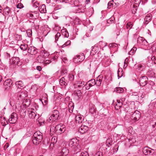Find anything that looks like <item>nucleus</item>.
Listing matches in <instances>:
<instances>
[{"label": "nucleus", "instance_id": "22", "mask_svg": "<svg viewBox=\"0 0 156 156\" xmlns=\"http://www.w3.org/2000/svg\"><path fill=\"white\" fill-rule=\"evenodd\" d=\"M18 45L20 46V49L23 51L26 50L28 48L27 44L23 43L20 44H18Z\"/></svg>", "mask_w": 156, "mask_h": 156}, {"label": "nucleus", "instance_id": "58", "mask_svg": "<svg viewBox=\"0 0 156 156\" xmlns=\"http://www.w3.org/2000/svg\"><path fill=\"white\" fill-rule=\"evenodd\" d=\"M58 53H57L56 54L54 55V54L53 55V59L54 60H55L57 59L58 57Z\"/></svg>", "mask_w": 156, "mask_h": 156}, {"label": "nucleus", "instance_id": "62", "mask_svg": "<svg viewBox=\"0 0 156 156\" xmlns=\"http://www.w3.org/2000/svg\"><path fill=\"white\" fill-rule=\"evenodd\" d=\"M133 94L134 95H138V97H139V95H140V92L139 93L138 92H133Z\"/></svg>", "mask_w": 156, "mask_h": 156}, {"label": "nucleus", "instance_id": "32", "mask_svg": "<svg viewBox=\"0 0 156 156\" xmlns=\"http://www.w3.org/2000/svg\"><path fill=\"white\" fill-rule=\"evenodd\" d=\"M19 61V58L16 57H13L10 61L11 62H12L13 64L17 63Z\"/></svg>", "mask_w": 156, "mask_h": 156}, {"label": "nucleus", "instance_id": "6", "mask_svg": "<svg viewBox=\"0 0 156 156\" xmlns=\"http://www.w3.org/2000/svg\"><path fill=\"white\" fill-rule=\"evenodd\" d=\"M141 117L140 112L137 110H136L132 115L131 119L135 122L139 120Z\"/></svg>", "mask_w": 156, "mask_h": 156}, {"label": "nucleus", "instance_id": "1", "mask_svg": "<svg viewBox=\"0 0 156 156\" xmlns=\"http://www.w3.org/2000/svg\"><path fill=\"white\" fill-rule=\"evenodd\" d=\"M79 140L76 138H73L69 142V146L76 153L80 151L81 147L79 144Z\"/></svg>", "mask_w": 156, "mask_h": 156}, {"label": "nucleus", "instance_id": "15", "mask_svg": "<svg viewBox=\"0 0 156 156\" xmlns=\"http://www.w3.org/2000/svg\"><path fill=\"white\" fill-rule=\"evenodd\" d=\"M75 119L76 123H80L82 122L83 120L84 117L83 115H78L76 116Z\"/></svg>", "mask_w": 156, "mask_h": 156}, {"label": "nucleus", "instance_id": "51", "mask_svg": "<svg viewBox=\"0 0 156 156\" xmlns=\"http://www.w3.org/2000/svg\"><path fill=\"white\" fill-rule=\"evenodd\" d=\"M103 153L101 151H99L97 152L94 156H102Z\"/></svg>", "mask_w": 156, "mask_h": 156}, {"label": "nucleus", "instance_id": "40", "mask_svg": "<svg viewBox=\"0 0 156 156\" xmlns=\"http://www.w3.org/2000/svg\"><path fill=\"white\" fill-rule=\"evenodd\" d=\"M32 3L33 4V6L35 8L37 7L39 5L38 3L35 0H32Z\"/></svg>", "mask_w": 156, "mask_h": 156}, {"label": "nucleus", "instance_id": "44", "mask_svg": "<svg viewBox=\"0 0 156 156\" xmlns=\"http://www.w3.org/2000/svg\"><path fill=\"white\" fill-rule=\"evenodd\" d=\"M51 62V61L50 60H47L45 59L44 61V63L43 62L42 64L44 66L47 65L50 63Z\"/></svg>", "mask_w": 156, "mask_h": 156}, {"label": "nucleus", "instance_id": "33", "mask_svg": "<svg viewBox=\"0 0 156 156\" xmlns=\"http://www.w3.org/2000/svg\"><path fill=\"white\" fill-rule=\"evenodd\" d=\"M1 121L2 123H3V124L2 125L3 126H5L8 124L7 120L4 117L2 118Z\"/></svg>", "mask_w": 156, "mask_h": 156}, {"label": "nucleus", "instance_id": "11", "mask_svg": "<svg viewBox=\"0 0 156 156\" xmlns=\"http://www.w3.org/2000/svg\"><path fill=\"white\" fill-rule=\"evenodd\" d=\"M88 129L87 126L85 125H82L79 129L78 131L81 133L83 134L87 131Z\"/></svg>", "mask_w": 156, "mask_h": 156}, {"label": "nucleus", "instance_id": "42", "mask_svg": "<svg viewBox=\"0 0 156 156\" xmlns=\"http://www.w3.org/2000/svg\"><path fill=\"white\" fill-rule=\"evenodd\" d=\"M132 26L133 24L130 22L127 23L126 24V27L128 30H130L131 28H132Z\"/></svg>", "mask_w": 156, "mask_h": 156}, {"label": "nucleus", "instance_id": "63", "mask_svg": "<svg viewBox=\"0 0 156 156\" xmlns=\"http://www.w3.org/2000/svg\"><path fill=\"white\" fill-rule=\"evenodd\" d=\"M142 44H144V45L147 46L148 45V42L145 40H144L143 41V42H142Z\"/></svg>", "mask_w": 156, "mask_h": 156}, {"label": "nucleus", "instance_id": "35", "mask_svg": "<svg viewBox=\"0 0 156 156\" xmlns=\"http://www.w3.org/2000/svg\"><path fill=\"white\" fill-rule=\"evenodd\" d=\"M50 30L48 27H46L45 29H44L43 30V33L44 36H46L49 33Z\"/></svg>", "mask_w": 156, "mask_h": 156}, {"label": "nucleus", "instance_id": "20", "mask_svg": "<svg viewBox=\"0 0 156 156\" xmlns=\"http://www.w3.org/2000/svg\"><path fill=\"white\" fill-rule=\"evenodd\" d=\"M37 61L42 64L44 63V61L45 60V59L42 56L41 54L38 56L37 58Z\"/></svg>", "mask_w": 156, "mask_h": 156}, {"label": "nucleus", "instance_id": "54", "mask_svg": "<svg viewBox=\"0 0 156 156\" xmlns=\"http://www.w3.org/2000/svg\"><path fill=\"white\" fill-rule=\"evenodd\" d=\"M27 16L30 19H34V15L32 13H27Z\"/></svg>", "mask_w": 156, "mask_h": 156}, {"label": "nucleus", "instance_id": "17", "mask_svg": "<svg viewBox=\"0 0 156 156\" xmlns=\"http://www.w3.org/2000/svg\"><path fill=\"white\" fill-rule=\"evenodd\" d=\"M151 14H147L144 18L145 22H144V23L147 25L149 22L151 21Z\"/></svg>", "mask_w": 156, "mask_h": 156}, {"label": "nucleus", "instance_id": "56", "mask_svg": "<svg viewBox=\"0 0 156 156\" xmlns=\"http://www.w3.org/2000/svg\"><path fill=\"white\" fill-rule=\"evenodd\" d=\"M113 18L111 17L107 20V22L109 23H110L113 22Z\"/></svg>", "mask_w": 156, "mask_h": 156}, {"label": "nucleus", "instance_id": "43", "mask_svg": "<svg viewBox=\"0 0 156 156\" xmlns=\"http://www.w3.org/2000/svg\"><path fill=\"white\" fill-rule=\"evenodd\" d=\"M27 36L29 37H31L32 35V31L31 30H27L26 31Z\"/></svg>", "mask_w": 156, "mask_h": 156}, {"label": "nucleus", "instance_id": "41", "mask_svg": "<svg viewBox=\"0 0 156 156\" xmlns=\"http://www.w3.org/2000/svg\"><path fill=\"white\" fill-rule=\"evenodd\" d=\"M61 36V34L60 33L57 32L55 35V42H56L58 40L59 37Z\"/></svg>", "mask_w": 156, "mask_h": 156}, {"label": "nucleus", "instance_id": "30", "mask_svg": "<svg viewBox=\"0 0 156 156\" xmlns=\"http://www.w3.org/2000/svg\"><path fill=\"white\" fill-rule=\"evenodd\" d=\"M65 79L64 77L61 79L59 81L60 85L62 86H65L66 84V83L65 81Z\"/></svg>", "mask_w": 156, "mask_h": 156}, {"label": "nucleus", "instance_id": "25", "mask_svg": "<svg viewBox=\"0 0 156 156\" xmlns=\"http://www.w3.org/2000/svg\"><path fill=\"white\" fill-rule=\"evenodd\" d=\"M118 79L121 77L123 76V70L122 68H119L118 71Z\"/></svg>", "mask_w": 156, "mask_h": 156}, {"label": "nucleus", "instance_id": "49", "mask_svg": "<svg viewBox=\"0 0 156 156\" xmlns=\"http://www.w3.org/2000/svg\"><path fill=\"white\" fill-rule=\"evenodd\" d=\"M117 44L115 43H112L110 44L109 45V47L110 48L111 47L112 48H116L117 46Z\"/></svg>", "mask_w": 156, "mask_h": 156}, {"label": "nucleus", "instance_id": "48", "mask_svg": "<svg viewBox=\"0 0 156 156\" xmlns=\"http://www.w3.org/2000/svg\"><path fill=\"white\" fill-rule=\"evenodd\" d=\"M71 44V41H68L65 43L63 44L62 46V48H64L65 47L70 45Z\"/></svg>", "mask_w": 156, "mask_h": 156}, {"label": "nucleus", "instance_id": "60", "mask_svg": "<svg viewBox=\"0 0 156 156\" xmlns=\"http://www.w3.org/2000/svg\"><path fill=\"white\" fill-rule=\"evenodd\" d=\"M97 47L93 48L92 49L91 51V53H92L93 51H95V53H96L97 52V51L96 50L97 49Z\"/></svg>", "mask_w": 156, "mask_h": 156}, {"label": "nucleus", "instance_id": "8", "mask_svg": "<svg viewBox=\"0 0 156 156\" xmlns=\"http://www.w3.org/2000/svg\"><path fill=\"white\" fill-rule=\"evenodd\" d=\"M148 79L146 76H143L140 77L139 80V82L140 86H144L147 83Z\"/></svg>", "mask_w": 156, "mask_h": 156}, {"label": "nucleus", "instance_id": "57", "mask_svg": "<svg viewBox=\"0 0 156 156\" xmlns=\"http://www.w3.org/2000/svg\"><path fill=\"white\" fill-rule=\"evenodd\" d=\"M90 112L91 113L95 112V108H94V106H93L92 107H91L90 109Z\"/></svg>", "mask_w": 156, "mask_h": 156}, {"label": "nucleus", "instance_id": "13", "mask_svg": "<svg viewBox=\"0 0 156 156\" xmlns=\"http://www.w3.org/2000/svg\"><path fill=\"white\" fill-rule=\"evenodd\" d=\"M27 52L32 55H34L37 52L36 49L34 47H29L28 48Z\"/></svg>", "mask_w": 156, "mask_h": 156}, {"label": "nucleus", "instance_id": "21", "mask_svg": "<svg viewBox=\"0 0 156 156\" xmlns=\"http://www.w3.org/2000/svg\"><path fill=\"white\" fill-rule=\"evenodd\" d=\"M68 106V109L69 112L71 113L73 112L74 107L73 103L71 102H69V103Z\"/></svg>", "mask_w": 156, "mask_h": 156}, {"label": "nucleus", "instance_id": "47", "mask_svg": "<svg viewBox=\"0 0 156 156\" xmlns=\"http://www.w3.org/2000/svg\"><path fill=\"white\" fill-rule=\"evenodd\" d=\"M73 4L75 6H80V2L78 0H75L73 1Z\"/></svg>", "mask_w": 156, "mask_h": 156}, {"label": "nucleus", "instance_id": "59", "mask_svg": "<svg viewBox=\"0 0 156 156\" xmlns=\"http://www.w3.org/2000/svg\"><path fill=\"white\" fill-rule=\"evenodd\" d=\"M99 44L102 45H104V46H105L107 45V43H105L102 41L99 42Z\"/></svg>", "mask_w": 156, "mask_h": 156}, {"label": "nucleus", "instance_id": "16", "mask_svg": "<svg viewBox=\"0 0 156 156\" xmlns=\"http://www.w3.org/2000/svg\"><path fill=\"white\" fill-rule=\"evenodd\" d=\"M134 67L137 71L140 72L143 70L145 68V66L144 64H139L136 65Z\"/></svg>", "mask_w": 156, "mask_h": 156}, {"label": "nucleus", "instance_id": "12", "mask_svg": "<svg viewBox=\"0 0 156 156\" xmlns=\"http://www.w3.org/2000/svg\"><path fill=\"white\" fill-rule=\"evenodd\" d=\"M12 81L10 79H8L6 80L4 83V85L5 86H7V87H5V89H6L7 88L9 87V88H10V87H11V85L12 84Z\"/></svg>", "mask_w": 156, "mask_h": 156}, {"label": "nucleus", "instance_id": "61", "mask_svg": "<svg viewBox=\"0 0 156 156\" xmlns=\"http://www.w3.org/2000/svg\"><path fill=\"white\" fill-rule=\"evenodd\" d=\"M153 152L152 153V151L151 150H150V148H149V149L148 150V155H151L153 154Z\"/></svg>", "mask_w": 156, "mask_h": 156}, {"label": "nucleus", "instance_id": "7", "mask_svg": "<svg viewBox=\"0 0 156 156\" xmlns=\"http://www.w3.org/2000/svg\"><path fill=\"white\" fill-rule=\"evenodd\" d=\"M17 120V114L13 112L11 115L8 121L10 123L14 124L16 122Z\"/></svg>", "mask_w": 156, "mask_h": 156}, {"label": "nucleus", "instance_id": "26", "mask_svg": "<svg viewBox=\"0 0 156 156\" xmlns=\"http://www.w3.org/2000/svg\"><path fill=\"white\" fill-rule=\"evenodd\" d=\"M62 35L65 37H68L69 36V33L66 29L62 30H61Z\"/></svg>", "mask_w": 156, "mask_h": 156}, {"label": "nucleus", "instance_id": "9", "mask_svg": "<svg viewBox=\"0 0 156 156\" xmlns=\"http://www.w3.org/2000/svg\"><path fill=\"white\" fill-rule=\"evenodd\" d=\"M15 84L18 91H20V89L23 88L24 87V83L22 80L16 81Z\"/></svg>", "mask_w": 156, "mask_h": 156}, {"label": "nucleus", "instance_id": "3", "mask_svg": "<svg viewBox=\"0 0 156 156\" xmlns=\"http://www.w3.org/2000/svg\"><path fill=\"white\" fill-rule=\"evenodd\" d=\"M59 112L58 111L56 110H54L52 112L51 115L49 117L48 119H47V122L49 123H51L56 120L58 119L59 117Z\"/></svg>", "mask_w": 156, "mask_h": 156}, {"label": "nucleus", "instance_id": "34", "mask_svg": "<svg viewBox=\"0 0 156 156\" xmlns=\"http://www.w3.org/2000/svg\"><path fill=\"white\" fill-rule=\"evenodd\" d=\"M114 90L117 93H122L124 91V89L121 87H118L115 88Z\"/></svg>", "mask_w": 156, "mask_h": 156}, {"label": "nucleus", "instance_id": "28", "mask_svg": "<svg viewBox=\"0 0 156 156\" xmlns=\"http://www.w3.org/2000/svg\"><path fill=\"white\" fill-rule=\"evenodd\" d=\"M87 83H88V85L91 87L94 86L95 84L96 85V81L94 79H92L88 81Z\"/></svg>", "mask_w": 156, "mask_h": 156}, {"label": "nucleus", "instance_id": "39", "mask_svg": "<svg viewBox=\"0 0 156 156\" xmlns=\"http://www.w3.org/2000/svg\"><path fill=\"white\" fill-rule=\"evenodd\" d=\"M148 149H149V148L148 147H144L142 150L143 153L146 155H148Z\"/></svg>", "mask_w": 156, "mask_h": 156}, {"label": "nucleus", "instance_id": "36", "mask_svg": "<svg viewBox=\"0 0 156 156\" xmlns=\"http://www.w3.org/2000/svg\"><path fill=\"white\" fill-rule=\"evenodd\" d=\"M27 92L26 91H22L20 93L19 95V96L21 98H24L25 97L27 96V94H26Z\"/></svg>", "mask_w": 156, "mask_h": 156}, {"label": "nucleus", "instance_id": "18", "mask_svg": "<svg viewBox=\"0 0 156 156\" xmlns=\"http://www.w3.org/2000/svg\"><path fill=\"white\" fill-rule=\"evenodd\" d=\"M69 150L66 148H63L61 151L62 156H66L69 153Z\"/></svg>", "mask_w": 156, "mask_h": 156}, {"label": "nucleus", "instance_id": "4", "mask_svg": "<svg viewBox=\"0 0 156 156\" xmlns=\"http://www.w3.org/2000/svg\"><path fill=\"white\" fill-rule=\"evenodd\" d=\"M85 57L83 53L80 54L75 56L73 59V61L75 63L80 62L84 60Z\"/></svg>", "mask_w": 156, "mask_h": 156}, {"label": "nucleus", "instance_id": "38", "mask_svg": "<svg viewBox=\"0 0 156 156\" xmlns=\"http://www.w3.org/2000/svg\"><path fill=\"white\" fill-rule=\"evenodd\" d=\"M15 39L18 41V42L19 41L22 39L21 35L19 34H16L15 35Z\"/></svg>", "mask_w": 156, "mask_h": 156}, {"label": "nucleus", "instance_id": "19", "mask_svg": "<svg viewBox=\"0 0 156 156\" xmlns=\"http://www.w3.org/2000/svg\"><path fill=\"white\" fill-rule=\"evenodd\" d=\"M36 116V114L35 113L32 109H31L29 112V116L31 119H34Z\"/></svg>", "mask_w": 156, "mask_h": 156}, {"label": "nucleus", "instance_id": "29", "mask_svg": "<svg viewBox=\"0 0 156 156\" xmlns=\"http://www.w3.org/2000/svg\"><path fill=\"white\" fill-rule=\"evenodd\" d=\"M11 9L8 7L7 6L4 9V13L6 15H9L10 14Z\"/></svg>", "mask_w": 156, "mask_h": 156}, {"label": "nucleus", "instance_id": "37", "mask_svg": "<svg viewBox=\"0 0 156 156\" xmlns=\"http://www.w3.org/2000/svg\"><path fill=\"white\" fill-rule=\"evenodd\" d=\"M82 93L80 90L75 91L74 94L76 96H77L79 98H80L82 96Z\"/></svg>", "mask_w": 156, "mask_h": 156}, {"label": "nucleus", "instance_id": "5", "mask_svg": "<svg viewBox=\"0 0 156 156\" xmlns=\"http://www.w3.org/2000/svg\"><path fill=\"white\" fill-rule=\"evenodd\" d=\"M55 130L58 133H62L65 131L66 128L64 125L62 124H60L56 126L55 128Z\"/></svg>", "mask_w": 156, "mask_h": 156}, {"label": "nucleus", "instance_id": "10", "mask_svg": "<svg viewBox=\"0 0 156 156\" xmlns=\"http://www.w3.org/2000/svg\"><path fill=\"white\" fill-rule=\"evenodd\" d=\"M86 84V82L82 80L77 81L74 84L75 87H78L80 88H83L85 85Z\"/></svg>", "mask_w": 156, "mask_h": 156}, {"label": "nucleus", "instance_id": "23", "mask_svg": "<svg viewBox=\"0 0 156 156\" xmlns=\"http://www.w3.org/2000/svg\"><path fill=\"white\" fill-rule=\"evenodd\" d=\"M147 74L149 77L152 79L153 80H155V75L154 73L153 72H149L147 73Z\"/></svg>", "mask_w": 156, "mask_h": 156}, {"label": "nucleus", "instance_id": "55", "mask_svg": "<svg viewBox=\"0 0 156 156\" xmlns=\"http://www.w3.org/2000/svg\"><path fill=\"white\" fill-rule=\"evenodd\" d=\"M91 87H90L89 85H88V83H86V84L85 85L84 88L85 90H89Z\"/></svg>", "mask_w": 156, "mask_h": 156}, {"label": "nucleus", "instance_id": "27", "mask_svg": "<svg viewBox=\"0 0 156 156\" xmlns=\"http://www.w3.org/2000/svg\"><path fill=\"white\" fill-rule=\"evenodd\" d=\"M45 9V5H42L39 8V10L42 13H45L46 12Z\"/></svg>", "mask_w": 156, "mask_h": 156}, {"label": "nucleus", "instance_id": "53", "mask_svg": "<svg viewBox=\"0 0 156 156\" xmlns=\"http://www.w3.org/2000/svg\"><path fill=\"white\" fill-rule=\"evenodd\" d=\"M80 156H89L88 153L86 151L82 152Z\"/></svg>", "mask_w": 156, "mask_h": 156}, {"label": "nucleus", "instance_id": "50", "mask_svg": "<svg viewBox=\"0 0 156 156\" xmlns=\"http://www.w3.org/2000/svg\"><path fill=\"white\" fill-rule=\"evenodd\" d=\"M68 78L69 80L72 81L74 79V76L72 74H69L68 76Z\"/></svg>", "mask_w": 156, "mask_h": 156}, {"label": "nucleus", "instance_id": "14", "mask_svg": "<svg viewBox=\"0 0 156 156\" xmlns=\"http://www.w3.org/2000/svg\"><path fill=\"white\" fill-rule=\"evenodd\" d=\"M103 80V76L102 75H100L97 78L96 81V85L98 86H100Z\"/></svg>", "mask_w": 156, "mask_h": 156}, {"label": "nucleus", "instance_id": "2", "mask_svg": "<svg viewBox=\"0 0 156 156\" xmlns=\"http://www.w3.org/2000/svg\"><path fill=\"white\" fill-rule=\"evenodd\" d=\"M42 134L40 131H37L32 137V142L35 145L38 144L42 140Z\"/></svg>", "mask_w": 156, "mask_h": 156}, {"label": "nucleus", "instance_id": "45", "mask_svg": "<svg viewBox=\"0 0 156 156\" xmlns=\"http://www.w3.org/2000/svg\"><path fill=\"white\" fill-rule=\"evenodd\" d=\"M111 145V144L110 143L108 142V144H104L103 145V147L102 148H104V147H105V149H104L105 150H106L107 151L108 150L107 148L106 147H109Z\"/></svg>", "mask_w": 156, "mask_h": 156}, {"label": "nucleus", "instance_id": "52", "mask_svg": "<svg viewBox=\"0 0 156 156\" xmlns=\"http://www.w3.org/2000/svg\"><path fill=\"white\" fill-rule=\"evenodd\" d=\"M23 4L21 3H19L16 5V7L18 9H21L23 8Z\"/></svg>", "mask_w": 156, "mask_h": 156}, {"label": "nucleus", "instance_id": "46", "mask_svg": "<svg viewBox=\"0 0 156 156\" xmlns=\"http://www.w3.org/2000/svg\"><path fill=\"white\" fill-rule=\"evenodd\" d=\"M137 48L135 47H133L130 51V54L133 55L135 52Z\"/></svg>", "mask_w": 156, "mask_h": 156}, {"label": "nucleus", "instance_id": "31", "mask_svg": "<svg viewBox=\"0 0 156 156\" xmlns=\"http://www.w3.org/2000/svg\"><path fill=\"white\" fill-rule=\"evenodd\" d=\"M43 57H44V58L45 59H46L49 56L50 54L49 52L46 51H44L41 54Z\"/></svg>", "mask_w": 156, "mask_h": 156}, {"label": "nucleus", "instance_id": "24", "mask_svg": "<svg viewBox=\"0 0 156 156\" xmlns=\"http://www.w3.org/2000/svg\"><path fill=\"white\" fill-rule=\"evenodd\" d=\"M122 105V103L119 100H117V103L115 106V108L117 110L119 109Z\"/></svg>", "mask_w": 156, "mask_h": 156}, {"label": "nucleus", "instance_id": "64", "mask_svg": "<svg viewBox=\"0 0 156 156\" xmlns=\"http://www.w3.org/2000/svg\"><path fill=\"white\" fill-rule=\"evenodd\" d=\"M37 69L39 71H40L42 69V68L41 66H38L36 67Z\"/></svg>", "mask_w": 156, "mask_h": 156}]
</instances>
